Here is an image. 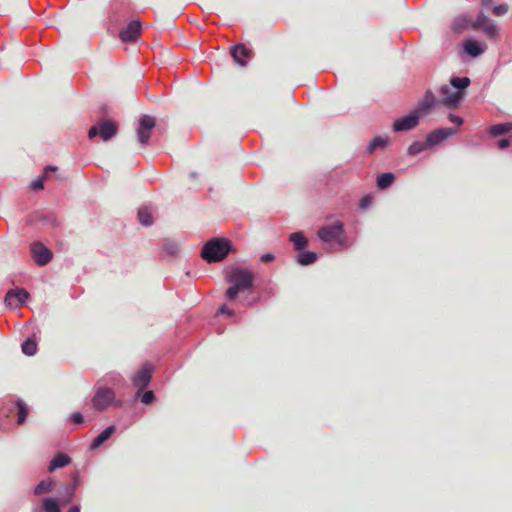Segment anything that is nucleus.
<instances>
[{"instance_id": "72a5a7b5", "label": "nucleus", "mask_w": 512, "mask_h": 512, "mask_svg": "<svg viewBox=\"0 0 512 512\" xmlns=\"http://www.w3.org/2000/svg\"><path fill=\"white\" fill-rule=\"evenodd\" d=\"M371 202H372V198H371V196L366 195V196H364V197L361 199V201H360V207H361L362 209H366V208H368V207L370 206Z\"/></svg>"}, {"instance_id": "f704fd0d", "label": "nucleus", "mask_w": 512, "mask_h": 512, "mask_svg": "<svg viewBox=\"0 0 512 512\" xmlns=\"http://www.w3.org/2000/svg\"><path fill=\"white\" fill-rule=\"evenodd\" d=\"M71 419L76 424H81L84 421L83 415L79 412L72 414Z\"/></svg>"}, {"instance_id": "412c9836", "label": "nucleus", "mask_w": 512, "mask_h": 512, "mask_svg": "<svg viewBox=\"0 0 512 512\" xmlns=\"http://www.w3.org/2000/svg\"><path fill=\"white\" fill-rule=\"evenodd\" d=\"M289 239L294 244L295 249L298 250V251H300L303 248H305L307 246V244H308V240L300 232L292 233L290 235Z\"/></svg>"}, {"instance_id": "a878e982", "label": "nucleus", "mask_w": 512, "mask_h": 512, "mask_svg": "<svg viewBox=\"0 0 512 512\" xmlns=\"http://www.w3.org/2000/svg\"><path fill=\"white\" fill-rule=\"evenodd\" d=\"M17 408H18V413H17V423L19 425L23 424L27 418V415H28V407L27 405L22 401V400H18L17 401Z\"/></svg>"}, {"instance_id": "2f4dec72", "label": "nucleus", "mask_w": 512, "mask_h": 512, "mask_svg": "<svg viewBox=\"0 0 512 512\" xmlns=\"http://www.w3.org/2000/svg\"><path fill=\"white\" fill-rule=\"evenodd\" d=\"M508 11V6L506 4H500L493 8V13L496 16H502Z\"/></svg>"}, {"instance_id": "6ab92c4d", "label": "nucleus", "mask_w": 512, "mask_h": 512, "mask_svg": "<svg viewBox=\"0 0 512 512\" xmlns=\"http://www.w3.org/2000/svg\"><path fill=\"white\" fill-rule=\"evenodd\" d=\"M389 143V137L376 136L374 137L367 146V152L369 154L374 153L377 149H383Z\"/></svg>"}, {"instance_id": "c85d7f7f", "label": "nucleus", "mask_w": 512, "mask_h": 512, "mask_svg": "<svg viewBox=\"0 0 512 512\" xmlns=\"http://www.w3.org/2000/svg\"><path fill=\"white\" fill-rule=\"evenodd\" d=\"M478 29H481L489 37H495L498 34V27L491 20Z\"/></svg>"}, {"instance_id": "c9c22d12", "label": "nucleus", "mask_w": 512, "mask_h": 512, "mask_svg": "<svg viewBox=\"0 0 512 512\" xmlns=\"http://www.w3.org/2000/svg\"><path fill=\"white\" fill-rule=\"evenodd\" d=\"M274 258H275V256H274L273 254H271V253H265V254H263V255L260 257V260H261V262H263V263H269V262L273 261V260H274Z\"/></svg>"}, {"instance_id": "f3484780", "label": "nucleus", "mask_w": 512, "mask_h": 512, "mask_svg": "<svg viewBox=\"0 0 512 512\" xmlns=\"http://www.w3.org/2000/svg\"><path fill=\"white\" fill-rule=\"evenodd\" d=\"M435 105V96L432 91H426L423 100L419 103L416 112L420 115L429 111Z\"/></svg>"}, {"instance_id": "dca6fc26", "label": "nucleus", "mask_w": 512, "mask_h": 512, "mask_svg": "<svg viewBox=\"0 0 512 512\" xmlns=\"http://www.w3.org/2000/svg\"><path fill=\"white\" fill-rule=\"evenodd\" d=\"M116 431V427L111 425L104 429L91 443V449H97L104 444Z\"/></svg>"}, {"instance_id": "20e7f679", "label": "nucleus", "mask_w": 512, "mask_h": 512, "mask_svg": "<svg viewBox=\"0 0 512 512\" xmlns=\"http://www.w3.org/2000/svg\"><path fill=\"white\" fill-rule=\"evenodd\" d=\"M119 126L112 119L100 120L96 125L92 126L88 131L90 139L100 136L102 141H108L118 132Z\"/></svg>"}, {"instance_id": "4c0bfd02", "label": "nucleus", "mask_w": 512, "mask_h": 512, "mask_svg": "<svg viewBox=\"0 0 512 512\" xmlns=\"http://www.w3.org/2000/svg\"><path fill=\"white\" fill-rule=\"evenodd\" d=\"M221 314H226L228 316H232L234 314L233 310L229 309L227 306L223 305L218 310Z\"/></svg>"}, {"instance_id": "2eb2a0df", "label": "nucleus", "mask_w": 512, "mask_h": 512, "mask_svg": "<svg viewBox=\"0 0 512 512\" xmlns=\"http://www.w3.org/2000/svg\"><path fill=\"white\" fill-rule=\"evenodd\" d=\"M485 48V45H481V43L476 40H467L464 44L465 52L472 57H477L484 53Z\"/></svg>"}, {"instance_id": "6e6552de", "label": "nucleus", "mask_w": 512, "mask_h": 512, "mask_svg": "<svg viewBox=\"0 0 512 512\" xmlns=\"http://www.w3.org/2000/svg\"><path fill=\"white\" fill-rule=\"evenodd\" d=\"M29 298V293L23 288H14L7 292L5 296V303L10 308H20Z\"/></svg>"}, {"instance_id": "58836bf2", "label": "nucleus", "mask_w": 512, "mask_h": 512, "mask_svg": "<svg viewBox=\"0 0 512 512\" xmlns=\"http://www.w3.org/2000/svg\"><path fill=\"white\" fill-rule=\"evenodd\" d=\"M449 120L457 125H461L463 123L462 118L454 114L449 115Z\"/></svg>"}, {"instance_id": "9d476101", "label": "nucleus", "mask_w": 512, "mask_h": 512, "mask_svg": "<svg viewBox=\"0 0 512 512\" xmlns=\"http://www.w3.org/2000/svg\"><path fill=\"white\" fill-rule=\"evenodd\" d=\"M230 53L234 61L242 67H245L254 55L253 51L244 44L235 45L231 48Z\"/></svg>"}, {"instance_id": "bb28decb", "label": "nucleus", "mask_w": 512, "mask_h": 512, "mask_svg": "<svg viewBox=\"0 0 512 512\" xmlns=\"http://www.w3.org/2000/svg\"><path fill=\"white\" fill-rule=\"evenodd\" d=\"M42 506L45 512H61L59 504L54 498H44L42 500Z\"/></svg>"}, {"instance_id": "a211bd4d", "label": "nucleus", "mask_w": 512, "mask_h": 512, "mask_svg": "<svg viewBox=\"0 0 512 512\" xmlns=\"http://www.w3.org/2000/svg\"><path fill=\"white\" fill-rule=\"evenodd\" d=\"M70 462L71 459L68 455L60 453L51 460L48 470L53 472L55 469L67 466Z\"/></svg>"}, {"instance_id": "7c9ffc66", "label": "nucleus", "mask_w": 512, "mask_h": 512, "mask_svg": "<svg viewBox=\"0 0 512 512\" xmlns=\"http://www.w3.org/2000/svg\"><path fill=\"white\" fill-rule=\"evenodd\" d=\"M488 21H490V19L485 14L481 13L477 17L476 21L473 23V27L478 29L480 26L487 23Z\"/></svg>"}, {"instance_id": "c03bdc74", "label": "nucleus", "mask_w": 512, "mask_h": 512, "mask_svg": "<svg viewBox=\"0 0 512 512\" xmlns=\"http://www.w3.org/2000/svg\"><path fill=\"white\" fill-rule=\"evenodd\" d=\"M68 512H80V508L78 506H73L69 509Z\"/></svg>"}, {"instance_id": "1a4fd4ad", "label": "nucleus", "mask_w": 512, "mask_h": 512, "mask_svg": "<svg viewBox=\"0 0 512 512\" xmlns=\"http://www.w3.org/2000/svg\"><path fill=\"white\" fill-rule=\"evenodd\" d=\"M31 253L34 261L40 266L48 264L52 259V252L40 242L31 244Z\"/></svg>"}, {"instance_id": "0eeeda50", "label": "nucleus", "mask_w": 512, "mask_h": 512, "mask_svg": "<svg viewBox=\"0 0 512 512\" xmlns=\"http://www.w3.org/2000/svg\"><path fill=\"white\" fill-rule=\"evenodd\" d=\"M156 126V120L150 115H143L139 119V125L136 133L140 144L147 145L151 136V132Z\"/></svg>"}, {"instance_id": "4468645a", "label": "nucleus", "mask_w": 512, "mask_h": 512, "mask_svg": "<svg viewBox=\"0 0 512 512\" xmlns=\"http://www.w3.org/2000/svg\"><path fill=\"white\" fill-rule=\"evenodd\" d=\"M456 129L454 128H442L432 131L427 136V144L429 146L435 145L444 139L454 135L456 133Z\"/></svg>"}, {"instance_id": "c756f323", "label": "nucleus", "mask_w": 512, "mask_h": 512, "mask_svg": "<svg viewBox=\"0 0 512 512\" xmlns=\"http://www.w3.org/2000/svg\"><path fill=\"white\" fill-rule=\"evenodd\" d=\"M429 145L423 142L415 141L407 149L408 155H416L424 151Z\"/></svg>"}, {"instance_id": "473e14b6", "label": "nucleus", "mask_w": 512, "mask_h": 512, "mask_svg": "<svg viewBox=\"0 0 512 512\" xmlns=\"http://www.w3.org/2000/svg\"><path fill=\"white\" fill-rule=\"evenodd\" d=\"M153 400H154L153 391H146L141 397V402L143 404H150Z\"/></svg>"}, {"instance_id": "39448f33", "label": "nucleus", "mask_w": 512, "mask_h": 512, "mask_svg": "<svg viewBox=\"0 0 512 512\" xmlns=\"http://www.w3.org/2000/svg\"><path fill=\"white\" fill-rule=\"evenodd\" d=\"M343 232V223L340 221H336L333 224L321 227L318 230L317 235L324 242L336 241L339 244L344 245V242L341 238Z\"/></svg>"}, {"instance_id": "b1692460", "label": "nucleus", "mask_w": 512, "mask_h": 512, "mask_svg": "<svg viewBox=\"0 0 512 512\" xmlns=\"http://www.w3.org/2000/svg\"><path fill=\"white\" fill-rule=\"evenodd\" d=\"M395 180V176L392 173H383L377 178V186L380 189H386L390 187Z\"/></svg>"}, {"instance_id": "e433bc0d", "label": "nucleus", "mask_w": 512, "mask_h": 512, "mask_svg": "<svg viewBox=\"0 0 512 512\" xmlns=\"http://www.w3.org/2000/svg\"><path fill=\"white\" fill-rule=\"evenodd\" d=\"M31 188L34 189V190H41V189H43V182H42V180L41 179L34 180L31 183Z\"/></svg>"}, {"instance_id": "9b49d317", "label": "nucleus", "mask_w": 512, "mask_h": 512, "mask_svg": "<svg viewBox=\"0 0 512 512\" xmlns=\"http://www.w3.org/2000/svg\"><path fill=\"white\" fill-rule=\"evenodd\" d=\"M419 114L414 111L412 114L404 116L402 118L397 119L393 123V130L400 132V131H408L413 129L418 125L419 121Z\"/></svg>"}, {"instance_id": "79ce46f5", "label": "nucleus", "mask_w": 512, "mask_h": 512, "mask_svg": "<svg viewBox=\"0 0 512 512\" xmlns=\"http://www.w3.org/2000/svg\"><path fill=\"white\" fill-rule=\"evenodd\" d=\"M73 494H74V490L71 488L68 492L67 498L64 500V503L70 502L72 500Z\"/></svg>"}, {"instance_id": "4be33fe9", "label": "nucleus", "mask_w": 512, "mask_h": 512, "mask_svg": "<svg viewBox=\"0 0 512 512\" xmlns=\"http://www.w3.org/2000/svg\"><path fill=\"white\" fill-rule=\"evenodd\" d=\"M317 260V254L312 251H303L297 257V262L302 266L313 264Z\"/></svg>"}, {"instance_id": "a19ab883", "label": "nucleus", "mask_w": 512, "mask_h": 512, "mask_svg": "<svg viewBox=\"0 0 512 512\" xmlns=\"http://www.w3.org/2000/svg\"><path fill=\"white\" fill-rule=\"evenodd\" d=\"M56 170H57L56 166H48V167H46L45 170H44V177L48 178L49 173L50 172H54Z\"/></svg>"}, {"instance_id": "5701e85b", "label": "nucleus", "mask_w": 512, "mask_h": 512, "mask_svg": "<svg viewBox=\"0 0 512 512\" xmlns=\"http://www.w3.org/2000/svg\"><path fill=\"white\" fill-rule=\"evenodd\" d=\"M22 352L27 356H33L37 352V343L34 337L28 338L21 346Z\"/></svg>"}, {"instance_id": "393cba45", "label": "nucleus", "mask_w": 512, "mask_h": 512, "mask_svg": "<svg viewBox=\"0 0 512 512\" xmlns=\"http://www.w3.org/2000/svg\"><path fill=\"white\" fill-rule=\"evenodd\" d=\"M138 219L144 226H150L153 223L152 214L147 207H142L138 210Z\"/></svg>"}, {"instance_id": "423d86ee", "label": "nucleus", "mask_w": 512, "mask_h": 512, "mask_svg": "<svg viewBox=\"0 0 512 512\" xmlns=\"http://www.w3.org/2000/svg\"><path fill=\"white\" fill-rule=\"evenodd\" d=\"M114 401V390L107 387H100L96 390L92 398V405L96 410L103 411L110 407Z\"/></svg>"}, {"instance_id": "f8f14e48", "label": "nucleus", "mask_w": 512, "mask_h": 512, "mask_svg": "<svg viewBox=\"0 0 512 512\" xmlns=\"http://www.w3.org/2000/svg\"><path fill=\"white\" fill-rule=\"evenodd\" d=\"M141 28L140 21L133 20L120 32L119 37L123 42H134L139 38Z\"/></svg>"}, {"instance_id": "aec40b11", "label": "nucleus", "mask_w": 512, "mask_h": 512, "mask_svg": "<svg viewBox=\"0 0 512 512\" xmlns=\"http://www.w3.org/2000/svg\"><path fill=\"white\" fill-rule=\"evenodd\" d=\"M511 131H512V123L511 122L492 125L489 128L490 134L495 137L507 134Z\"/></svg>"}, {"instance_id": "7ed1b4c3", "label": "nucleus", "mask_w": 512, "mask_h": 512, "mask_svg": "<svg viewBox=\"0 0 512 512\" xmlns=\"http://www.w3.org/2000/svg\"><path fill=\"white\" fill-rule=\"evenodd\" d=\"M230 241L224 238H213L207 241L201 251V256L208 263L222 261L230 252Z\"/></svg>"}, {"instance_id": "f03ea898", "label": "nucleus", "mask_w": 512, "mask_h": 512, "mask_svg": "<svg viewBox=\"0 0 512 512\" xmlns=\"http://www.w3.org/2000/svg\"><path fill=\"white\" fill-rule=\"evenodd\" d=\"M470 85L468 77H453L450 85L444 84L440 87V94L443 96L441 103L447 107H456L462 99V90Z\"/></svg>"}, {"instance_id": "ea45409f", "label": "nucleus", "mask_w": 512, "mask_h": 512, "mask_svg": "<svg viewBox=\"0 0 512 512\" xmlns=\"http://www.w3.org/2000/svg\"><path fill=\"white\" fill-rule=\"evenodd\" d=\"M499 149H505L510 145V139H501L497 143Z\"/></svg>"}, {"instance_id": "37998d69", "label": "nucleus", "mask_w": 512, "mask_h": 512, "mask_svg": "<svg viewBox=\"0 0 512 512\" xmlns=\"http://www.w3.org/2000/svg\"><path fill=\"white\" fill-rule=\"evenodd\" d=\"M493 0H482V5L486 8H489L491 6Z\"/></svg>"}, {"instance_id": "ddd939ff", "label": "nucleus", "mask_w": 512, "mask_h": 512, "mask_svg": "<svg viewBox=\"0 0 512 512\" xmlns=\"http://www.w3.org/2000/svg\"><path fill=\"white\" fill-rule=\"evenodd\" d=\"M152 377V368L148 364H144L135 374L132 381L139 390L145 389L150 383Z\"/></svg>"}, {"instance_id": "cd10ccee", "label": "nucleus", "mask_w": 512, "mask_h": 512, "mask_svg": "<svg viewBox=\"0 0 512 512\" xmlns=\"http://www.w3.org/2000/svg\"><path fill=\"white\" fill-rule=\"evenodd\" d=\"M52 487L53 482L51 480H43L34 488V494L39 496L48 493L52 490Z\"/></svg>"}, {"instance_id": "f257e3e1", "label": "nucleus", "mask_w": 512, "mask_h": 512, "mask_svg": "<svg viewBox=\"0 0 512 512\" xmlns=\"http://www.w3.org/2000/svg\"><path fill=\"white\" fill-rule=\"evenodd\" d=\"M227 281L232 283V286L226 290V297L234 300L240 291L250 290L253 287L254 274L246 268L235 267L227 276Z\"/></svg>"}]
</instances>
